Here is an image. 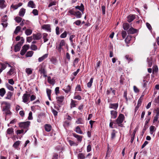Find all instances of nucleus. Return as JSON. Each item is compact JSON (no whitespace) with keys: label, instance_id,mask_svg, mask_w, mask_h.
<instances>
[{"label":"nucleus","instance_id":"f8f14e48","mask_svg":"<svg viewBox=\"0 0 159 159\" xmlns=\"http://www.w3.org/2000/svg\"><path fill=\"white\" fill-rule=\"evenodd\" d=\"M25 12V9L23 8H21L19 13V15L20 16L23 17Z\"/></svg>","mask_w":159,"mask_h":159},{"label":"nucleus","instance_id":"393cba45","mask_svg":"<svg viewBox=\"0 0 159 159\" xmlns=\"http://www.w3.org/2000/svg\"><path fill=\"white\" fill-rule=\"evenodd\" d=\"M51 126L49 124H46L45 125V130L47 132H49L51 129Z\"/></svg>","mask_w":159,"mask_h":159},{"label":"nucleus","instance_id":"f257e3e1","mask_svg":"<svg viewBox=\"0 0 159 159\" xmlns=\"http://www.w3.org/2000/svg\"><path fill=\"white\" fill-rule=\"evenodd\" d=\"M125 119V116L123 114L119 115L118 118L116 120V124L121 127H123V125L122 124Z\"/></svg>","mask_w":159,"mask_h":159},{"label":"nucleus","instance_id":"dca6fc26","mask_svg":"<svg viewBox=\"0 0 159 159\" xmlns=\"http://www.w3.org/2000/svg\"><path fill=\"white\" fill-rule=\"evenodd\" d=\"M5 1L4 0H0V7L1 9H3L6 7L5 4Z\"/></svg>","mask_w":159,"mask_h":159},{"label":"nucleus","instance_id":"09e8293b","mask_svg":"<svg viewBox=\"0 0 159 159\" xmlns=\"http://www.w3.org/2000/svg\"><path fill=\"white\" fill-rule=\"evenodd\" d=\"M155 127L153 126H151L150 127V133L152 134L153 132L155 131Z\"/></svg>","mask_w":159,"mask_h":159},{"label":"nucleus","instance_id":"c756f323","mask_svg":"<svg viewBox=\"0 0 159 159\" xmlns=\"http://www.w3.org/2000/svg\"><path fill=\"white\" fill-rule=\"evenodd\" d=\"M12 95V93L8 92L7 94V96L5 98L6 99H10Z\"/></svg>","mask_w":159,"mask_h":159},{"label":"nucleus","instance_id":"6e6d98bb","mask_svg":"<svg viewBox=\"0 0 159 159\" xmlns=\"http://www.w3.org/2000/svg\"><path fill=\"white\" fill-rule=\"evenodd\" d=\"M67 35V33L66 31L64 32L62 34L60 35V37L61 38H65L66 37Z\"/></svg>","mask_w":159,"mask_h":159},{"label":"nucleus","instance_id":"864d4df0","mask_svg":"<svg viewBox=\"0 0 159 159\" xmlns=\"http://www.w3.org/2000/svg\"><path fill=\"white\" fill-rule=\"evenodd\" d=\"M4 113H5L6 115H10L11 114L9 109L4 111Z\"/></svg>","mask_w":159,"mask_h":159},{"label":"nucleus","instance_id":"473e14b6","mask_svg":"<svg viewBox=\"0 0 159 159\" xmlns=\"http://www.w3.org/2000/svg\"><path fill=\"white\" fill-rule=\"evenodd\" d=\"M76 123L78 124H84V121L82 118H79L76 121Z\"/></svg>","mask_w":159,"mask_h":159},{"label":"nucleus","instance_id":"c85d7f7f","mask_svg":"<svg viewBox=\"0 0 159 159\" xmlns=\"http://www.w3.org/2000/svg\"><path fill=\"white\" fill-rule=\"evenodd\" d=\"M6 93V91L4 88L0 89V96L3 97Z\"/></svg>","mask_w":159,"mask_h":159},{"label":"nucleus","instance_id":"e2e57ef3","mask_svg":"<svg viewBox=\"0 0 159 159\" xmlns=\"http://www.w3.org/2000/svg\"><path fill=\"white\" fill-rule=\"evenodd\" d=\"M101 64V62L100 61H99L97 62L96 66L95 67V68L96 69H97L100 66Z\"/></svg>","mask_w":159,"mask_h":159},{"label":"nucleus","instance_id":"412c9836","mask_svg":"<svg viewBox=\"0 0 159 159\" xmlns=\"http://www.w3.org/2000/svg\"><path fill=\"white\" fill-rule=\"evenodd\" d=\"M73 134L75 137L77 139L78 141L81 142L82 141V137L81 136L77 135L75 134Z\"/></svg>","mask_w":159,"mask_h":159},{"label":"nucleus","instance_id":"f03ea898","mask_svg":"<svg viewBox=\"0 0 159 159\" xmlns=\"http://www.w3.org/2000/svg\"><path fill=\"white\" fill-rule=\"evenodd\" d=\"M30 94L28 93V92L26 91L22 97V101L25 103L28 102L30 99Z\"/></svg>","mask_w":159,"mask_h":159},{"label":"nucleus","instance_id":"5701e85b","mask_svg":"<svg viewBox=\"0 0 159 159\" xmlns=\"http://www.w3.org/2000/svg\"><path fill=\"white\" fill-rule=\"evenodd\" d=\"M10 108V104L7 103H5V106L4 107L3 109V111H7L8 109H9Z\"/></svg>","mask_w":159,"mask_h":159},{"label":"nucleus","instance_id":"5fc2aeb1","mask_svg":"<svg viewBox=\"0 0 159 159\" xmlns=\"http://www.w3.org/2000/svg\"><path fill=\"white\" fill-rule=\"evenodd\" d=\"M70 122L66 121L65 122H64V123L63 124V125L64 127H68L69 125H70Z\"/></svg>","mask_w":159,"mask_h":159},{"label":"nucleus","instance_id":"a18cd8bd","mask_svg":"<svg viewBox=\"0 0 159 159\" xmlns=\"http://www.w3.org/2000/svg\"><path fill=\"white\" fill-rule=\"evenodd\" d=\"M75 131L78 133L81 134H82V131H81L80 128L78 126H77L76 128Z\"/></svg>","mask_w":159,"mask_h":159},{"label":"nucleus","instance_id":"4d7b16f0","mask_svg":"<svg viewBox=\"0 0 159 159\" xmlns=\"http://www.w3.org/2000/svg\"><path fill=\"white\" fill-rule=\"evenodd\" d=\"M51 61L54 64H55L57 62V60L54 57H52L51 59Z\"/></svg>","mask_w":159,"mask_h":159},{"label":"nucleus","instance_id":"423d86ee","mask_svg":"<svg viewBox=\"0 0 159 159\" xmlns=\"http://www.w3.org/2000/svg\"><path fill=\"white\" fill-rule=\"evenodd\" d=\"M45 68L46 66L43 63L39 65V71L41 73L44 72L46 71L45 70Z\"/></svg>","mask_w":159,"mask_h":159},{"label":"nucleus","instance_id":"b1692460","mask_svg":"<svg viewBox=\"0 0 159 159\" xmlns=\"http://www.w3.org/2000/svg\"><path fill=\"white\" fill-rule=\"evenodd\" d=\"M25 71L28 75H29L32 73L33 69L30 68H26L25 70Z\"/></svg>","mask_w":159,"mask_h":159},{"label":"nucleus","instance_id":"2f4dec72","mask_svg":"<svg viewBox=\"0 0 159 159\" xmlns=\"http://www.w3.org/2000/svg\"><path fill=\"white\" fill-rule=\"evenodd\" d=\"M71 87L70 85H68L67 86L65 89H63V90L66 93H68L70 90Z\"/></svg>","mask_w":159,"mask_h":159},{"label":"nucleus","instance_id":"f704fd0d","mask_svg":"<svg viewBox=\"0 0 159 159\" xmlns=\"http://www.w3.org/2000/svg\"><path fill=\"white\" fill-rule=\"evenodd\" d=\"M34 53V52L32 51H29L26 53V57H31L33 54Z\"/></svg>","mask_w":159,"mask_h":159},{"label":"nucleus","instance_id":"c9c22d12","mask_svg":"<svg viewBox=\"0 0 159 159\" xmlns=\"http://www.w3.org/2000/svg\"><path fill=\"white\" fill-rule=\"evenodd\" d=\"M0 65H1V68L0 69L2 71L3 70L5 69L7 67V64H6V62H5L4 63H1Z\"/></svg>","mask_w":159,"mask_h":159},{"label":"nucleus","instance_id":"ea45409f","mask_svg":"<svg viewBox=\"0 0 159 159\" xmlns=\"http://www.w3.org/2000/svg\"><path fill=\"white\" fill-rule=\"evenodd\" d=\"M48 82L51 84H54L55 83V81L53 79H51V77L50 76H48Z\"/></svg>","mask_w":159,"mask_h":159},{"label":"nucleus","instance_id":"49530a36","mask_svg":"<svg viewBox=\"0 0 159 159\" xmlns=\"http://www.w3.org/2000/svg\"><path fill=\"white\" fill-rule=\"evenodd\" d=\"M93 78H91L90 80V81L89 82H88L87 84V87L89 88H90L92 86V83L93 82Z\"/></svg>","mask_w":159,"mask_h":159},{"label":"nucleus","instance_id":"de8ad7c7","mask_svg":"<svg viewBox=\"0 0 159 159\" xmlns=\"http://www.w3.org/2000/svg\"><path fill=\"white\" fill-rule=\"evenodd\" d=\"M20 141H17L16 142L13 144V146L15 148H16L20 145Z\"/></svg>","mask_w":159,"mask_h":159},{"label":"nucleus","instance_id":"3c124183","mask_svg":"<svg viewBox=\"0 0 159 159\" xmlns=\"http://www.w3.org/2000/svg\"><path fill=\"white\" fill-rule=\"evenodd\" d=\"M1 24L4 28H6L7 26L8 23L7 22V21H2Z\"/></svg>","mask_w":159,"mask_h":159},{"label":"nucleus","instance_id":"6ab92c4d","mask_svg":"<svg viewBox=\"0 0 159 159\" xmlns=\"http://www.w3.org/2000/svg\"><path fill=\"white\" fill-rule=\"evenodd\" d=\"M14 133V129L12 128H10L7 129V134H12Z\"/></svg>","mask_w":159,"mask_h":159},{"label":"nucleus","instance_id":"1a4fd4ad","mask_svg":"<svg viewBox=\"0 0 159 159\" xmlns=\"http://www.w3.org/2000/svg\"><path fill=\"white\" fill-rule=\"evenodd\" d=\"M33 39L35 40H39L40 39L41 37L42 36L40 33H37L33 35Z\"/></svg>","mask_w":159,"mask_h":159},{"label":"nucleus","instance_id":"7ed1b4c3","mask_svg":"<svg viewBox=\"0 0 159 159\" xmlns=\"http://www.w3.org/2000/svg\"><path fill=\"white\" fill-rule=\"evenodd\" d=\"M30 46L29 45H25L22 47V49L20 51V54L21 55H24L27 51L29 49Z\"/></svg>","mask_w":159,"mask_h":159},{"label":"nucleus","instance_id":"13d9d810","mask_svg":"<svg viewBox=\"0 0 159 159\" xmlns=\"http://www.w3.org/2000/svg\"><path fill=\"white\" fill-rule=\"evenodd\" d=\"M127 34V33L125 31H122L121 32L122 36L123 39L125 38Z\"/></svg>","mask_w":159,"mask_h":159},{"label":"nucleus","instance_id":"e433bc0d","mask_svg":"<svg viewBox=\"0 0 159 159\" xmlns=\"http://www.w3.org/2000/svg\"><path fill=\"white\" fill-rule=\"evenodd\" d=\"M32 30L30 29H27L25 31V34L28 36L30 35L32 33Z\"/></svg>","mask_w":159,"mask_h":159},{"label":"nucleus","instance_id":"7c9ffc66","mask_svg":"<svg viewBox=\"0 0 159 159\" xmlns=\"http://www.w3.org/2000/svg\"><path fill=\"white\" fill-rule=\"evenodd\" d=\"M43 29L49 31L50 30V26L49 25H44L42 26Z\"/></svg>","mask_w":159,"mask_h":159},{"label":"nucleus","instance_id":"aec40b11","mask_svg":"<svg viewBox=\"0 0 159 159\" xmlns=\"http://www.w3.org/2000/svg\"><path fill=\"white\" fill-rule=\"evenodd\" d=\"M56 99L58 103H61L64 100V97L62 96L57 97Z\"/></svg>","mask_w":159,"mask_h":159},{"label":"nucleus","instance_id":"0e129e2a","mask_svg":"<svg viewBox=\"0 0 159 159\" xmlns=\"http://www.w3.org/2000/svg\"><path fill=\"white\" fill-rule=\"evenodd\" d=\"M102 11V13L104 15L105 14V7L104 6H102L101 7Z\"/></svg>","mask_w":159,"mask_h":159},{"label":"nucleus","instance_id":"f3484780","mask_svg":"<svg viewBox=\"0 0 159 159\" xmlns=\"http://www.w3.org/2000/svg\"><path fill=\"white\" fill-rule=\"evenodd\" d=\"M48 55V54H46L44 55L42 57H39L38 59V61L39 62L42 61L43 60L47 57Z\"/></svg>","mask_w":159,"mask_h":159},{"label":"nucleus","instance_id":"9d476101","mask_svg":"<svg viewBox=\"0 0 159 159\" xmlns=\"http://www.w3.org/2000/svg\"><path fill=\"white\" fill-rule=\"evenodd\" d=\"M135 18L134 15H130L127 16V21L129 22H130L133 20Z\"/></svg>","mask_w":159,"mask_h":159},{"label":"nucleus","instance_id":"4c0bfd02","mask_svg":"<svg viewBox=\"0 0 159 159\" xmlns=\"http://www.w3.org/2000/svg\"><path fill=\"white\" fill-rule=\"evenodd\" d=\"M57 4V2L56 1H51L48 4V7H50L52 6H54L56 5Z\"/></svg>","mask_w":159,"mask_h":159},{"label":"nucleus","instance_id":"a878e982","mask_svg":"<svg viewBox=\"0 0 159 159\" xmlns=\"http://www.w3.org/2000/svg\"><path fill=\"white\" fill-rule=\"evenodd\" d=\"M76 9H79L82 12H83L84 10V6L83 4H81L80 6H77L75 7Z\"/></svg>","mask_w":159,"mask_h":159},{"label":"nucleus","instance_id":"6e6552de","mask_svg":"<svg viewBox=\"0 0 159 159\" xmlns=\"http://www.w3.org/2000/svg\"><path fill=\"white\" fill-rule=\"evenodd\" d=\"M23 4L21 2H19L16 5H12L11 6V8L13 9L14 10L17 9L19 7L21 6Z\"/></svg>","mask_w":159,"mask_h":159},{"label":"nucleus","instance_id":"603ef678","mask_svg":"<svg viewBox=\"0 0 159 159\" xmlns=\"http://www.w3.org/2000/svg\"><path fill=\"white\" fill-rule=\"evenodd\" d=\"M78 158L79 159H84L85 158V157L84 154L82 153H80L78 155Z\"/></svg>","mask_w":159,"mask_h":159},{"label":"nucleus","instance_id":"cd10ccee","mask_svg":"<svg viewBox=\"0 0 159 159\" xmlns=\"http://www.w3.org/2000/svg\"><path fill=\"white\" fill-rule=\"evenodd\" d=\"M123 26L124 29L126 30H127L129 28V25L127 23H124Z\"/></svg>","mask_w":159,"mask_h":159},{"label":"nucleus","instance_id":"4468645a","mask_svg":"<svg viewBox=\"0 0 159 159\" xmlns=\"http://www.w3.org/2000/svg\"><path fill=\"white\" fill-rule=\"evenodd\" d=\"M21 45L20 43H18L15 47L14 50L15 52H17L20 51Z\"/></svg>","mask_w":159,"mask_h":159},{"label":"nucleus","instance_id":"37998d69","mask_svg":"<svg viewBox=\"0 0 159 159\" xmlns=\"http://www.w3.org/2000/svg\"><path fill=\"white\" fill-rule=\"evenodd\" d=\"M117 133V132L115 130H113L112 132L111 133V139H113L116 136V134Z\"/></svg>","mask_w":159,"mask_h":159},{"label":"nucleus","instance_id":"680f3d73","mask_svg":"<svg viewBox=\"0 0 159 159\" xmlns=\"http://www.w3.org/2000/svg\"><path fill=\"white\" fill-rule=\"evenodd\" d=\"M33 14L35 16L38 15V11L37 9H34L32 11Z\"/></svg>","mask_w":159,"mask_h":159},{"label":"nucleus","instance_id":"ddd939ff","mask_svg":"<svg viewBox=\"0 0 159 159\" xmlns=\"http://www.w3.org/2000/svg\"><path fill=\"white\" fill-rule=\"evenodd\" d=\"M118 106V103H111L110 104L109 108L116 110Z\"/></svg>","mask_w":159,"mask_h":159},{"label":"nucleus","instance_id":"052dcab7","mask_svg":"<svg viewBox=\"0 0 159 159\" xmlns=\"http://www.w3.org/2000/svg\"><path fill=\"white\" fill-rule=\"evenodd\" d=\"M32 112L31 111H30L29 114V116L28 117V119L29 120H31L33 119V117H32Z\"/></svg>","mask_w":159,"mask_h":159},{"label":"nucleus","instance_id":"79ce46f5","mask_svg":"<svg viewBox=\"0 0 159 159\" xmlns=\"http://www.w3.org/2000/svg\"><path fill=\"white\" fill-rule=\"evenodd\" d=\"M21 29V28L20 26H17L14 31V33L16 34H17L20 31Z\"/></svg>","mask_w":159,"mask_h":159},{"label":"nucleus","instance_id":"2eb2a0df","mask_svg":"<svg viewBox=\"0 0 159 159\" xmlns=\"http://www.w3.org/2000/svg\"><path fill=\"white\" fill-rule=\"evenodd\" d=\"M128 33L129 34H134L136 32V30L133 27H131L127 31Z\"/></svg>","mask_w":159,"mask_h":159},{"label":"nucleus","instance_id":"338daca9","mask_svg":"<svg viewBox=\"0 0 159 159\" xmlns=\"http://www.w3.org/2000/svg\"><path fill=\"white\" fill-rule=\"evenodd\" d=\"M48 96L51 95V90L50 89H47L46 90Z\"/></svg>","mask_w":159,"mask_h":159},{"label":"nucleus","instance_id":"774afa93","mask_svg":"<svg viewBox=\"0 0 159 159\" xmlns=\"http://www.w3.org/2000/svg\"><path fill=\"white\" fill-rule=\"evenodd\" d=\"M81 23V21L80 20H78L75 21L74 22V24H75L77 25H80Z\"/></svg>","mask_w":159,"mask_h":159},{"label":"nucleus","instance_id":"4be33fe9","mask_svg":"<svg viewBox=\"0 0 159 159\" xmlns=\"http://www.w3.org/2000/svg\"><path fill=\"white\" fill-rule=\"evenodd\" d=\"M48 34L44 33L43 34V38L44 40V42L45 43L48 40Z\"/></svg>","mask_w":159,"mask_h":159},{"label":"nucleus","instance_id":"69168bd1","mask_svg":"<svg viewBox=\"0 0 159 159\" xmlns=\"http://www.w3.org/2000/svg\"><path fill=\"white\" fill-rule=\"evenodd\" d=\"M23 132L24 130L23 129L17 130L16 131V133L17 134H21L23 133Z\"/></svg>","mask_w":159,"mask_h":159},{"label":"nucleus","instance_id":"58836bf2","mask_svg":"<svg viewBox=\"0 0 159 159\" xmlns=\"http://www.w3.org/2000/svg\"><path fill=\"white\" fill-rule=\"evenodd\" d=\"M75 16L77 18H80L81 17L82 14L79 11L75 12Z\"/></svg>","mask_w":159,"mask_h":159},{"label":"nucleus","instance_id":"39448f33","mask_svg":"<svg viewBox=\"0 0 159 159\" xmlns=\"http://www.w3.org/2000/svg\"><path fill=\"white\" fill-rule=\"evenodd\" d=\"M65 41L63 40H62L61 41L59 45L56 46V48L59 51L61 52V49L62 48L61 47L65 45Z\"/></svg>","mask_w":159,"mask_h":159},{"label":"nucleus","instance_id":"0eeeda50","mask_svg":"<svg viewBox=\"0 0 159 159\" xmlns=\"http://www.w3.org/2000/svg\"><path fill=\"white\" fill-rule=\"evenodd\" d=\"M155 111L156 112V116L154 117L153 119V122H156L158 120L159 117V108H157Z\"/></svg>","mask_w":159,"mask_h":159},{"label":"nucleus","instance_id":"72a5a7b5","mask_svg":"<svg viewBox=\"0 0 159 159\" xmlns=\"http://www.w3.org/2000/svg\"><path fill=\"white\" fill-rule=\"evenodd\" d=\"M15 69L13 68H11L9 71L7 73V75H11L13 74Z\"/></svg>","mask_w":159,"mask_h":159},{"label":"nucleus","instance_id":"8fccbe9b","mask_svg":"<svg viewBox=\"0 0 159 159\" xmlns=\"http://www.w3.org/2000/svg\"><path fill=\"white\" fill-rule=\"evenodd\" d=\"M15 20L17 23H20L22 20V18L19 16H17L15 18Z\"/></svg>","mask_w":159,"mask_h":159},{"label":"nucleus","instance_id":"20e7f679","mask_svg":"<svg viewBox=\"0 0 159 159\" xmlns=\"http://www.w3.org/2000/svg\"><path fill=\"white\" fill-rule=\"evenodd\" d=\"M30 123L29 121L20 123L19 124V126L21 128H27L30 125Z\"/></svg>","mask_w":159,"mask_h":159},{"label":"nucleus","instance_id":"c03bdc74","mask_svg":"<svg viewBox=\"0 0 159 159\" xmlns=\"http://www.w3.org/2000/svg\"><path fill=\"white\" fill-rule=\"evenodd\" d=\"M6 87L9 90L13 91L14 90V89L13 87L11 85H9L8 84H6Z\"/></svg>","mask_w":159,"mask_h":159},{"label":"nucleus","instance_id":"bf43d9fd","mask_svg":"<svg viewBox=\"0 0 159 159\" xmlns=\"http://www.w3.org/2000/svg\"><path fill=\"white\" fill-rule=\"evenodd\" d=\"M31 49L35 51L37 49V47L35 45H32L31 46Z\"/></svg>","mask_w":159,"mask_h":159},{"label":"nucleus","instance_id":"a211bd4d","mask_svg":"<svg viewBox=\"0 0 159 159\" xmlns=\"http://www.w3.org/2000/svg\"><path fill=\"white\" fill-rule=\"evenodd\" d=\"M111 117L113 118H115L117 116V113L116 111H111Z\"/></svg>","mask_w":159,"mask_h":159},{"label":"nucleus","instance_id":"bb28decb","mask_svg":"<svg viewBox=\"0 0 159 159\" xmlns=\"http://www.w3.org/2000/svg\"><path fill=\"white\" fill-rule=\"evenodd\" d=\"M76 101L73 100V99H71V103H70V108H72L74 107H76Z\"/></svg>","mask_w":159,"mask_h":159},{"label":"nucleus","instance_id":"a19ab883","mask_svg":"<svg viewBox=\"0 0 159 159\" xmlns=\"http://www.w3.org/2000/svg\"><path fill=\"white\" fill-rule=\"evenodd\" d=\"M131 36H128L125 39V43L128 44L129 43L130 41L131 40Z\"/></svg>","mask_w":159,"mask_h":159},{"label":"nucleus","instance_id":"9b49d317","mask_svg":"<svg viewBox=\"0 0 159 159\" xmlns=\"http://www.w3.org/2000/svg\"><path fill=\"white\" fill-rule=\"evenodd\" d=\"M27 6L28 7L32 8H35V5L32 1H30L28 2Z\"/></svg>","mask_w":159,"mask_h":159}]
</instances>
